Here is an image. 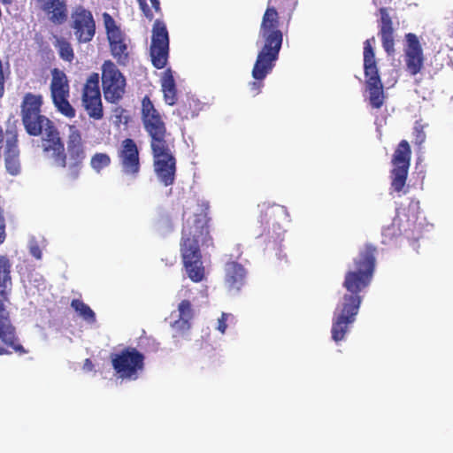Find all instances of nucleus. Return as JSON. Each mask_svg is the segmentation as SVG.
Here are the masks:
<instances>
[{"label": "nucleus", "instance_id": "obj_1", "mask_svg": "<svg viewBox=\"0 0 453 453\" xmlns=\"http://www.w3.org/2000/svg\"><path fill=\"white\" fill-rule=\"evenodd\" d=\"M43 96L27 92L20 104V118L30 136L41 137V148L46 158L60 168L67 169V177L77 180L86 158L85 146L79 130L72 131L65 150L64 140L56 124L42 114Z\"/></svg>", "mask_w": 453, "mask_h": 453}, {"label": "nucleus", "instance_id": "obj_2", "mask_svg": "<svg viewBox=\"0 0 453 453\" xmlns=\"http://www.w3.org/2000/svg\"><path fill=\"white\" fill-rule=\"evenodd\" d=\"M377 248L365 243L353 258L342 283L346 293L338 303L333 316L331 334L335 342L345 339L356 321L362 303L361 293L371 284L376 266Z\"/></svg>", "mask_w": 453, "mask_h": 453}, {"label": "nucleus", "instance_id": "obj_3", "mask_svg": "<svg viewBox=\"0 0 453 453\" xmlns=\"http://www.w3.org/2000/svg\"><path fill=\"white\" fill-rule=\"evenodd\" d=\"M142 120L143 127L150 137V149L153 157L154 173L165 187L175 182L177 160L172 151L173 145L168 141L165 123L155 108L149 96L142 100Z\"/></svg>", "mask_w": 453, "mask_h": 453}, {"label": "nucleus", "instance_id": "obj_4", "mask_svg": "<svg viewBox=\"0 0 453 453\" xmlns=\"http://www.w3.org/2000/svg\"><path fill=\"white\" fill-rule=\"evenodd\" d=\"M209 203L203 202L201 211L188 219L181 229L180 251L188 275L194 282H200L204 277L200 247L213 246V239L210 234L211 219L209 216Z\"/></svg>", "mask_w": 453, "mask_h": 453}, {"label": "nucleus", "instance_id": "obj_5", "mask_svg": "<svg viewBox=\"0 0 453 453\" xmlns=\"http://www.w3.org/2000/svg\"><path fill=\"white\" fill-rule=\"evenodd\" d=\"M259 38L262 41V47L252 69V77L255 81L250 82V89L253 96L260 93L264 86L263 81L275 66L283 42V33L280 29V15L271 0L268 1L262 17Z\"/></svg>", "mask_w": 453, "mask_h": 453}, {"label": "nucleus", "instance_id": "obj_6", "mask_svg": "<svg viewBox=\"0 0 453 453\" xmlns=\"http://www.w3.org/2000/svg\"><path fill=\"white\" fill-rule=\"evenodd\" d=\"M12 262L0 255V356L16 353L26 355L28 350L21 344L12 319L11 294L12 291Z\"/></svg>", "mask_w": 453, "mask_h": 453}, {"label": "nucleus", "instance_id": "obj_7", "mask_svg": "<svg viewBox=\"0 0 453 453\" xmlns=\"http://www.w3.org/2000/svg\"><path fill=\"white\" fill-rule=\"evenodd\" d=\"M374 42L373 36L364 42V73L366 79V88L369 92V103L372 108L380 109L384 104L385 96L372 47Z\"/></svg>", "mask_w": 453, "mask_h": 453}, {"label": "nucleus", "instance_id": "obj_8", "mask_svg": "<svg viewBox=\"0 0 453 453\" xmlns=\"http://www.w3.org/2000/svg\"><path fill=\"white\" fill-rule=\"evenodd\" d=\"M144 355L134 347H126L111 355L112 368L119 378L135 380L144 370Z\"/></svg>", "mask_w": 453, "mask_h": 453}, {"label": "nucleus", "instance_id": "obj_9", "mask_svg": "<svg viewBox=\"0 0 453 453\" xmlns=\"http://www.w3.org/2000/svg\"><path fill=\"white\" fill-rule=\"evenodd\" d=\"M101 70L104 97L106 102L118 104L127 92V79L111 60H105Z\"/></svg>", "mask_w": 453, "mask_h": 453}, {"label": "nucleus", "instance_id": "obj_10", "mask_svg": "<svg viewBox=\"0 0 453 453\" xmlns=\"http://www.w3.org/2000/svg\"><path fill=\"white\" fill-rule=\"evenodd\" d=\"M411 159V148L406 140H402L396 146L391 159L393 168L390 171L392 191L406 193L404 189Z\"/></svg>", "mask_w": 453, "mask_h": 453}, {"label": "nucleus", "instance_id": "obj_11", "mask_svg": "<svg viewBox=\"0 0 453 453\" xmlns=\"http://www.w3.org/2000/svg\"><path fill=\"white\" fill-rule=\"evenodd\" d=\"M103 20L112 57L119 65H127L129 62L130 40L121 31L111 14L104 12Z\"/></svg>", "mask_w": 453, "mask_h": 453}, {"label": "nucleus", "instance_id": "obj_12", "mask_svg": "<svg viewBox=\"0 0 453 453\" xmlns=\"http://www.w3.org/2000/svg\"><path fill=\"white\" fill-rule=\"evenodd\" d=\"M69 27L79 44L90 42L96 35V25L93 13L83 5L73 8Z\"/></svg>", "mask_w": 453, "mask_h": 453}, {"label": "nucleus", "instance_id": "obj_13", "mask_svg": "<svg viewBox=\"0 0 453 453\" xmlns=\"http://www.w3.org/2000/svg\"><path fill=\"white\" fill-rule=\"evenodd\" d=\"M50 96L57 110L64 116L72 119L75 116V110L68 101L69 82L64 71L54 68L51 71Z\"/></svg>", "mask_w": 453, "mask_h": 453}, {"label": "nucleus", "instance_id": "obj_14", "mask_svg": "<svg viewBox=\"0 0 453 453\" xmlns=\"http://www.w3.org/2000/svg\"><path fill=\"white\" fill-rule=\"evenodd\" d=\"M150 55L151 63L157 69H163L167 65L169 57V34L166 25L156 19L152 27Z\"/></svg>", "mask_w": 453, "mask_h": 453}, {"label": "nucleus", "instance_id": "obj_15", "mask_svg": "<svg viewBox=\"0 0 453 453\" xmlns=\"http://www.w3.org/2000/svg\"><path fill=\"white\" fill-rule=\"evenodd\" d=\"M99 73H92L82 88V105L90 119L100 120L104 118V107L99 88Z\"/></svg>", "mask_w": 453, "mask_h": 453}, {"label": "nucleus", "instance_id": "obj_16", "mask_svg": "<svg viewBox=\"0 0 453 453\" xmlns=\"http://www.w3.org/2000/svg\"><path fill=\"white\" fill-rule=\"evenodd\" d=\"M403 58L406 71L411 75H417L424 68L423 48L418 37L413 33H407L404 35Z\"/></svg>", "mask_w": 453, "mask_h": 453}, {"label": "nucleus", "instance_id": "obj_17", "mask_svg": "<svg viewBox=\"0 0 453 453\" xmlns=\"http://www.w3.org/2000/svg\"><path fill=\"white\" fill-rule=\"evenodd\" d=\"M118 158L124 174L136 178L141 171L140 152L131 138L124 139L118 150Z\"/></svg>", "mask_w": 453, "mask_h": 453}, {"label": "nucleus", "instance_id": "obj_18", "mask_svg": "<svg viewBox=\"0 0 453 453\" xmlns=\"http://www.w3.org/2000/svg\"><path fill=\"white\" fill-rule=\"evenodd\" d=\"M35 8L42 12L47 19L55 26H62L68 19V8L65 0H33Z\"/></svg>", "mask_w": 453, "mask_h": 453}, {"label": "nucleus", "instance_id": "obj_19", "mask_svg": "<svg viewBox=\"0 0 453 453\" xmlns=\"http://www.w3.org/2000/svg\"><path fill=\"white\" fill-rule=\"evenodd\" d=\"M379 12L380 15L379 34L381 44L386 53L388 56H393L395 52L393 21L386 7L380 8Z\"/></svg>", "mask_w": 453, "mask_h": 453}, {"label": "nucleus", "instance_id": "obj_20", "mask_svg": "<svg viewBox=\"0 0 453 453\" xmlns=\"http://www.w3.org/2000/svg\"><path fill=\"white\" fill-rule=\"evenodd\" d=\"M179 319L172 324V327L179 334L187 333L191 327L195 311L189 300L184 299L178 304Z\"/></svg>", "mask_w": 453, "mask_h": 453}, {"label": "nucleus", "instance_id": "obj_21", "mask_svg": "<svg viewBox=\"0 0 453 453\" xmlns=\"http://www.w3.org/2000/svg\"><path fill=\"white\" fill-rule=\"evenodd\" d=\"M246 277L245 268L239 263L231 261L225 265V280L233 289H240Z\"/></svg>", "mask_w": 453, "mask_h": 453}, {"label": "nucleus", "instance_id": "obj_22", "mask_svg": "<svg viewBox=\"0 0 453 453\" xmlns=\"http://www.w3.org/2000/svg\"><path fill=\"white\" fill-rule=\"evenodd\" d=\"M161 87L165 103L169 105L175 104L178 100L177 88L171 69L164 72L161 79Z\"/></svg>", "mask_w": 453, "mask_h": 453}, {"label": "nucleus", "instance_id": "obj_23", "mask_svg": "<svg viewBox=\"0 0 453 453\" xmlns=\"http://www.w3.org/2000/svg\"><path fill=\"white\" fill-rule=\"evenodd\" d=\"M200 104L194 98H187L176 109V114L181 119H193L197 116Z\"/></svg>", "mask_w": 453, "mask_h": 453}, {"label": "nucleus", "instance_id": "obj_24", "mask_svg": "<svg viewBox=\"0 0 453 453\" xmlns=\"http://www.w3.org/2000/svg\"><path fill=\"white\" fill-rule=\"evenodd\" d=\"M55 48L58 50L59 58L68 63L74 59V51L71 42L65 37H58L54 42Z\"/></svg>", "mask_w": 453, "mask_h": 453}, {"label": "nucleus", "instance_id": "obj_25", "mask_svg": "<svg viewBox=\"0 0 453 453\" xmlns=\"http://www.w3.org/2000/svg\"><path fill=\"white\" fill-rule=\"evenodd\" d=\"M71 307L88 323L96 322V314L93 310L81 299H73Z\"/></svg>", "mask_w": 453, "mask_h": 453}, {"label": "nucleus", "instance_id": "obj_26", "mask_svg": "<svg viewBox=\"0 0 453 453\" xmlns=\"http://www.w3.org/2000/svg\"><path fill=\"white\" fill-rule=\"evenodd\" d=\"M111 159L107 153L96 152L90 159V165L96 173H100L104 168L108 167Z\"/></svg>", "mask_w": 453, "mask_h": 453}, {"label": "nucleus", "instance_id": "obj_27", "mask_svg": "<svg viewBox=\"0 0 453 453\" xmlns=\"http://www.w3.org/2000/svg\"><path fill=\"white\" fill-rule=\"evenodd\" d=\"M138 2L143 14L150 20H152L154 18V13L151 8L154 9L157 13L161 12L159 0H138Z\"/></svg>", "mask_w": 453, "mask_h": 453}, {"label": "nucleus", "instance_id": "obj_28", "mask_svg": "<svg viewBox=\"0 0 453 453\" xmlns=\"http://www.w3.org/2000/svg\"><path fill=\"white\" fill-rule=\"evenodd\" d=\"M258 207L260 209L261 222L265 221L266 223H268L273 217L274 205H270L267 204L266 203H264L262 204H259Z\"/></svg>", "mask_w": 453, "mask_h": 453}, {"label": "nucleus", "instance_id": "obj_29", "mask_svg": "<svg viewBox=\"0 0 453 453\" xmlns=\"http://www.w3.org/2000/svg\"><path fill=\"white\" fill-rule=\"evenodd\" d=\"M413 135L415 137V143L417 145H421L426 140L424 127L419 122L415 123L413 128Z\"/></svg>", "mask_w": 453, "mask_h": 453}, {"label": "nucleus", "instance_id": "obj_30", "mask_svg": "<svg viewBox=\"0 0 453 453\" xmlns=\"http://www.w3.org/2000/svg\"><path fill=\"white\" fill-rule=\"evenodd\" d=\"M229 316H230L229 314L226 313V312H222L220 318H219V319H218L217 329L221 334H225V332L226 330V327H227L226 321H227V319Z\"/></svg>", "mask_w": 453, "mask_h": 453}, {"label": "nucleus", "instance_id": "obj_31", "mask_svg": "<svg viewBox=\"0 0 453 453\" xmlns=\"http://www.w3.org/2000/svg\"><path fill=\"white\" fill-rule=\"evenodd\" d=\"M30 254L36 259H41L42 256V252L41 248L37 243L32 244L29 248Z\"/></svg>", "mask_w": 453, "mask_h": 453}, {"label": "nucleus", "instance_id": "obj_32", "mask_svg": "<svg viewBox=\"0 0 453 453\" xmlns=\"http://www.w3.org/2000/svg\"><path fill=\"white\" fill-rule=\"evenodd\" d=\"M83 370L86 372H91L94 370V364L90 358H86L83 364Z\"/></svg>", "mask_w": 453, "mask_h": 453}, {"label": "nucleus", "instance_id": "obj_33", "mask_svg": "<svg viewBox=\"0 0 453 453\" xmlns=\"http://www.w3.org/2000/svg\"><path fill=\"white\" fill-rule=\"evenodd\" d=\"M160 223L165 226H169L172 229L173 226V224L172 222V219L169 215H165L160 219Z\"/></svg>", "mask_w": 453, "mask_h": 453}]
</instances>
